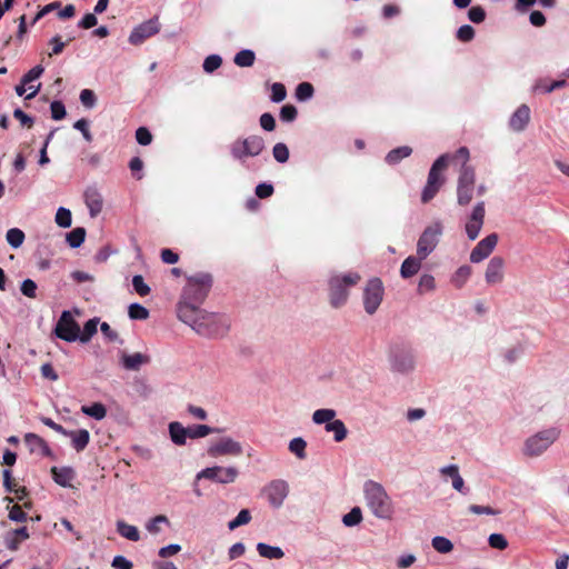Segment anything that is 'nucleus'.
Here are the masks:
<instances>
[{
	"label": "nucleus",
	"mask_w": 569,
	"mask_h": 569,
	"mask_svg": "<svg viewBox=\"0 0 569 569\" xmlns=\"http://www.w3.org/2000/svg\"><path fill=\"white\" fill-rule=\"evenodd\" d=\"M179 320L190 326L198 335L208 338H219L228 333L231 320L224 313L208 312L204 309L184 307Z\"/></svg>",
	"instance_id": "1"
},
{
	"label": "nucleus",
	"mask_w": 569,
	"mask_h": 569,
	"mask_svg": "<svg viewBox=\"0 0 569 569\" xmlns=\"http://www.w3.org/2000/svg\"><path fill=\"white\" fill-rule=\"evenodd\" d=\"M363 497L366 506L375 518L385 521L393 519L396 513L395 503L380 482L367 480L363 483Z\"/></svg>",
	"instance_id": "2"
},
{
	"label": "nucleus",
	"mask_w": 569,
	"mask_h": 569,
	"mask_svg": "<svg viewBox=\"0 0 569 569\" xmlns=\"http://www.w3.org/2000/svg\"><path fill=\"white\" fill-rule=\"evenodd\" d=\"M211 286L212 277L209 273H198L189 277L178 303V317H181V310L184 307L200 309L199 307L208 297Z\"/></svg>",
	"instance_id": "3"
},
{
	"label": "nucleus",
	"mask_w": 569,
	"mask_h": 569,
	"mask_svg": "<svg viewBox=\"0 0 569 569\" xmlns=\"http://www.w3.org/2000/svg\"><path fill=\"white\" fill-rule=\"evenodd\" d=\"M358 272L336 273L329 278V301L333 308H341L349 298V289L360 281Z\"/></svg>",
	"instance_id": "4"
},
{
	"label": "nucleus",
	"mask_w": 569,
	"mask_h": 569,
	"mask_svg": "<svg viewBox=\"0 0 569 569\" xmlns=\"http://www.w3.org/2000/svg\"><path fill=\"white\" fill-rule=\"evenodd\" d=\"M560 435L561 429L555 426L531 435L523 443V455L530 458L540 457L559 439Z\"/></svg>",
	"instance_id": "5"
},
{
	"label": "nucleus",
	"mask_w": 569,
	"mask_h": 569,
	"mask_svg": "<svg viewBox=\"0 0 569 569\" xmlns=\"http://www.w3.org/2000/svg\"><path fill=\"white\" fill-rule=\"evenodd\" d=\"M390 369L400 375H408L415 370L416 360L413 351L405 345H393L390 347L388 356Z\"/></svg>",
	"instance_id": "6"
},
{
	"label": "nucleus",
	"mask_w": 569,
	"mask_h": 569,
	"mask_svg": "<svg viewBox=\"0 0 569 569\" xmlns=\"http://www.w3.org/2000/svg\"><path fill=\"white\" fill-rule=\"evenodd\" d=\"M264 149V140L260 136H249L243 139H237L230 146V153L233 159L244 162L249 157L259 156Z\"/></svg>",
	"instance_id": "7"
},
{
	"label": "nucleus",
	"mask_w": 569,
	"mask_h": 569,
	"mask_svg": "<svg viewBox=\"0 0 569 569\" xmlns=\"http://www.w3.org/2000/svg\"><path fill=\"white\" fill-rule=\"evenodd\" d=\"M449 158V154H442L431 166L427 184L425 186L421 194V201L423 203H427L433 199L440 187L443 184L445 179L441 177V171L447 168Z\"/></svg>",
	"instance_id": "8"
},
{
	"label": "nucleus",
	"mask_w": 569,
	"mask_h": 569,
	"mask_svg": "<svg viewBox=\"0 0 569 569\" xmlns=\"http://www.w3.org/2000/svg\"><path fill=\"white\" fill-rule=\"evenodd\" d=\"M443 232V226L440 220L431 222L425 228L417 242V254L420 258H427L437 248Z\"/></svg>",
	"instance_id": "9"
},
{
	"label": "nucleus",
	"mask_w": 569,
	"mask_h": 569,
	"mask_svg": "<svg viewBox=\"0 0 569 569\" xmlns=\"http://www.w3.org/2000/svg\"><path fill=\"white\" fill-rule=\"evenodd\" d=\"M476 172L471 166H461L457 182V202L467 206L473 198Z\"/></svg>",
	"instance_id": "10"
},
{
	"label": "nucleus",
	"mask_w": 569,
	"mask_h": 569,
	"mask_svg": "<svg viewBox=\"0 0 569 569\" xmlns=\"http://www.w3.org/2000/svg\"><path fill=\"white\" fill-rule=\"evenodd\" d=\"M238 476L239 470L233 466H213L199 471L196 480L208 479L219 485H230L237 480Z\"/></svg>",
	"instance_id": "11"
},
{
	"label": "nucleus",
	"mask_w": 569,
	"mask_h": 569,
	"mask_svg": "<svg viewBox=\"0 0 569 569\" xmlns=\"http://www.w3.org/2000/svg\"><path fill=\"white\" fill-rule=\"evenodd\" d=\"M383 284L379 278L370 279L363 289V308L368 315H373L383 299Z\"/></svg>",
	"instance_id": "12"
},
{
	"label": "nucleus",
	"mask_w": 569,
	"mask_h": 569,
	"mask_svg": "<svg viewBox=\"0 0 569 569\" xmlns=\"http://www.w3.org/2000/svg\"><path fill=\"white\" fill-rule=\"evenodd\" d=\"M262 493L272 508L279 509L289 495V485L283 479H274L263 487Z\"/></svg>",
	"instance_id": "13"
},
{
	"label": "nucleus",
	"mask_w": 569,
	"mask_h": 569,
	"mask_svg": "<svg viewBox=\"0 0 569 569\" xmlns=\"http://www.w3.org/2000/svg\"><path fill=\"white\" fill-rule=\"evenodd\" d=\"M79 331V325L73 319L71 312L68 310L62 311L54 328L56 336L64 341L73 342L78 340Z\"/></svg>",
	"instance_id": "14"
},
{
	"label": "nucleus",
	"mask_w": 569,
	"mask_h": 569,
	"mask_svg": "<svg viewBox=\"0 0 569 569\" xmlns=\"http://www.w3.org/2000/svg\"><path fill=\"white\" fill-rule=\"evenodd\" d=\"M210 457L217 458L220 456H233L238 457L242 455L243 449L240 442L236 441L231 437H222L219 440L212 442L207 450Z\"/></svg>",
	"instance_id": "15"
},
{
	"label": "nucleus",
	"mask_w": 569,
	"mask_h": 569,
	"mask_svg": "<svg viewBox=\"0 0 569 569\" xmlns=\"http://www.w3.org/2000/svg\"><path fill=\"white\" fill-rule=\"evenodd\" d=\"M485 216H486V207L483 201H479L475 204V207L471 210V213L469 214L466 224L465 230L466 234L469 240L473 241L478 238L482 226L485 223Z\"/></svg>",
	"instance_id": "16"
},
{
	"label": "nucleus",
	"mask_w": 569,
	"mask_h": 569,
	"mask_svg": "<svg viewBox=\"0 0 569 569\" xmlns=\"http://www.w3.org/2000/svg\"><path fill=\"white\" fill-rule=\"evenodd\" d=\"M160 30L158 18H151L137 26L129 36V42L133 46L141 44L146 39L157 34Z\"/></svg>",
	"instance_id": "17"
},
{
	"label": "nucleus",
	"mask_w": 569,
	"mask_h": 569,
	"mask_svg": "<svg viewBox=\"0 0 569 569\" xmlns=\"http://www.w3.org/2000/svg\"><path fill=\"white\" fill-rule=\"evenodd\" d=\"M498 243V234L490 233L482 240H480L477 246L470 252V261L472 263H479L487 259L491 252L495 250Z\"/></svg>",
	"instance_id": "18"
},
{
	"label": "nucleus",
	"mask_w": 569,
	"mask_h": 569,
	"mask_svg": "<svg viewBox=\"0 0 569 569\" xmlns=\"http://www.w3.org/2000/svg\"><path fill=\"white\" fill-rule=\"evenodd\" d=\"M506 261L502 257H492L486 268L485 279L489 286L500 284L505 279Z\"/></svg>",
	"instance_id": "19"
},
{
	"label": "nucleus",
	"mask_w": 569,
	"mask_h": 569,
	"mask_svg": "<svg viewBox=\"0 0 569 569\" xmlns=\"http://www.w3.org/2000/svg\"><path fill=\"white\" fill-rule=\"evenodd\" d=\"M439 472L445 478H450L452 488L457 490L461 495H467L469 492L468 488L465 485V480L459 472V467L457 465H448L441 467Z\"/></svg>",
	"instance_id": "20"
},
{
	"label": "nucleus",
	"mask_w": 569,
	"mask_h": 569,
	"mask_svg": "<svg viewBox=\"0 0 569 569\" xmlns=\"http://www.w3.org/2000/svg\"><path fill=\"white\" fill-rule=\"evenodd\" d=\"M84 202L91 217L98 216L103 207L102 194L94 186H90L84 191Z\"/></svg>",
	"instance_id": "21"
},
{
	"label": "nucleus",
	"mask_w": 569,
	"mask_h": 569,
	"mask_svg": "<svg viewBox=\"0 0 569 569\" xmlns=\"http://www.w3.org/2000/svg\"><path fill=\"white\" fill-rule=\"evenodd\" d=\"M530 121V108L527 104H521L511 114L509 119V128L515 132H521L526 129Z\"/></svg>",
	"instance_id": "22"
},
{
	"label": "nucleus",
	"mask_w": 569,
	"mask_h": 569,
	"mask_svg": "<svg viewBox=\"0 0 569 569\" xmlns=\"http://www.w3.org/2000/svg\"><path fill=\"white\" fill-rule=\"evenodd\" d=\"M24 442L28 446L31 453H37L42 457L51 456V449L47 442L36 433H27L24 436Z\"/></svg>",
	"instance_id": "23"
},
{
	"label": "nucleus",
	"mask_w": 569,
	"mask_h": 569,
	"mask_svg": "<svg viewBox=\"0 0 569 569\" xmlns=\"http://www.w3.org/2000/svg\"><path fill=\"white\" fill-rule=\"evenodd\" d=\"M169 436L176 446H184L189 438V429L178 421H172L168 426Z\"/></svg>",
	"instance_id": "24"
},
{
	"label": "nucleus",
	"mask_w": 569,
	"mask_h": 569,
	"mask_svg": "<svg viewBox=\"0 0 569 569\" xmlns=\"http://www.w3.org/2000/svg\"><path fill=\"white\" fill-rule=\"evenodd\" d=\"M425 259L426 258H420L418 254L406 258L400 268L401 277L408 279L417 274Z\"/></svg>",
	"instance_id": "25"
},
{
	"label": "nucleus",
	"mask_w": 569,
	"mask_h": 569,
	"mask_svg": "<svg viewBox=\"0 0 569 569\" xmlns=\"http://www.w3.org/2000/svg\"><path fill=\"white\" fill-rule=\"evenodd\" d=\"M150 357L140 352L122 355L121 363L127 370H139L141 366L149 363Z\"/></svg>",
	"instance_id": "26"
},
{
	"label": "nucleus",
	"mask_w": 569,
	"mask_h": 569,
	"mask_svg": "<svg viewBox=\"0 0 569 569\" xmlns=\"http://www.w3.org/2000/svg\"><path fill=\"white\" fill-rule=\"evenodd\" d=\"M51 475L53 480L61 487H71V482L74 478V471L70 467H52Z\"/></svg>",
	"instance_id": "27"
},
{
	"label": "nucleus",
	"mask_w": 569,
	"mask_h": 569,
	"mask_svg": "<svg viewBox=\"0 0 569 569\" xmlns=\"http://www.w3.org/2000/svg\"><path fill=\"white\" fill-rule=\"evenodd\" d=\"M72 447L78 451H82L89 443L90 433L86 429L70 431L69 436Z\"/></svg>",
	"instance_id": "28"
},
{
	"label": "nucleus",
	"mask_w": 569,
	"mask_h": 569,
	"mask_svg": "<svg viewBox=\"0 0 569 569\" xmlns=\"http://www.w3.org/2000/svg\"><path fill=\"white\" fill-rule=\"evenodd\" d=\"M327 432L333 433L336 442H341L347 438L348 430L345 422L340 419H335L331 423L325 426Z\"/></svg>",
	"instance_id": "29"
},
{
	"label": "nucleus",
	"mask_w": 569,
	"mask_h": 569,
	"mask_svg": "<svg viewBox=\"0 0 569 569\" xmlns=\"http://www.w3.org/2000/svg\"><path fill=\"white\" fill-rule=\"evenodd\" d=\"M336 416H337V412L335 409H330V408L317 409L312 413V422L315 425H319V426H321V425L327 426L335 420Z\"/></svg>",
	"instance_id": "30"
},
{
	"label": "nucleus",
	"mask_w": 569,
	"mask_h": 569,
	"mask_svg": "<svg viewBox=\"0 0 569 569\" xmlns=\"http://www.w3.org/2000/svg\"><path fill=\"white\" fill-rule=\"evenodd\" d=\"M257 551L259 556L267 559H281L284 556V552L280 547L270 546L264 542H259L257 545Z\"/></svg>",
	"instance_id": "31"
},
{
	"label": "nucleus",
	"mask_w": 569,
	"mask_h": 569,
	"mask_svg": "<svg viewBox=\"0 0 569 569\" xmlns=\"http://www.w3.org/2000/svg\"><path fill=\"white\" fill-rule=\"evenodd\" d=\"M117 531L120 536L123 538L130 540V541H139L140 540V533L136 526L129 525L122 520H119L117 522Z\"/></svg>",
	"instance_id": "32"
},
{
	"label": "nucleus",
	"mask_w": 569,
	"mask_h": 569,
	"mask_svg": "<svg viewBox=\"0 0 569 569\" xmlns=\"http://www.w3.org/2000/svg\"><path fill=\"white\" fill-rule=\"evenodd\" d=\"M471 273H472V269L469 266H467V264L461 266L452 274L451 283L456 288L460 289V288H462L466 284V282L470 278Z\"/></svg>",
	"instance_id": "33"
},
{
	"label": "nucleus",
	"mask_w": 569,
	"mask_h": 569,
	"mask_svg": "<svg viewBox=\"0 0 569 569\" xmlns=\"http://www.w3.org/2000/svg\"><path fill=\"white\" fill-rule=\"evenodd\" d=\"M98 325H99L98 318H92V319L88 320L84 323L82 331L81 332L79 331L78 340L82 343L89 342L90 339L97 333Z\"/></svg>",
	"instance_id": "34"
},
{
	"label": "nucleus",
	"mask_w": 569,
	"mask_h": 569,
	"mask_svg": "<svg viewBox=\"0 0 569 569\" xmlns=\"http://www.w3.org/2000/svg\"><path fill=\"white\" fill-rule=\"evenodd\" d=\"M412 152V149L408 146L398 147L392 149L386 156V162L389 164H397L400 160L409 157Z\"/></svg>",
	"instance_id": "35"
},
{
	"label": "nucleus",
	"mask_w": 569,
	"mask_h": 569,
	"mask_svg": "<svg viewBox=\"0 0 569 569\" xmlns=\"http://www.w3.org/2000/svg\"><path fill=\"white\" fill-rule=\"evenodd\" d=\"M81 412L96 420H102L107 416V409L101 402H94L90 406H82Z\"/></svg>",
	"instance_id": "36"
},
{
	"label": "nucleus",
	"mask_w": 569,
	"mask_h": 569,
	"mask_svg": "<svg viewBox=\"0 0 569 569\" xmlns=\"http://www.w3.org/2000/svg\"><path fill=\"white\" fill-rule=\"evenodd\" d=\"M188 429H189V438H191V439L204 438L208 435L222 431L219 428L209 427L207 425H194L192 427H188Z\"/></svg>",
	"instance_id": "37"
},
{
	"label": "nucleus",
	"mask_w": 569,
	"mask_h": 569,
	"mask_svg": "<svg viewBox=\"0 0 569 569\" xmlns=\"http://www.w3.org/2000/svg\"><path fill=\"white\" fill-rule=\"evenodd\" d=\"M288 448H289V451L291 453H293L298 459H300V460L306 459L307 442L303 438L297 437V438L291 439Z\"/></svg>",
	"instance_id": "38"
},
{
	"label": "nucleus",
	"mask_w": 569,
	"mask_h": 569,
	"mask_svg": "<svg viewBox=\"0 0 569 569\" xmlns=\"http://www.w3.org/2000/svg\"><path fill=\"white\" fill-rule=\"evenodd\" d=\"M256 54L252 50H240L233 58V62L238 67H251L254 63Z\"/></svg>",
	"instance_id": "39"
},
{
	"label": "nucleus",
	"mask_w": 569,
	"mask_h": 569,
	"mask_svg": "<svg viewBox=\"0 0 569 569\" xmlns=\"http://www.w3.org/2000/svg\"><path fill=\"white\" fill-rule=\"evenodd\" d=\"M86 239V229L78 227L67 233V242L71 248H79Z\"/></svg>",
	"instance_id": "40"
},
{
	"label": "nucleus",
	"mask_w": 569,
	"mask_h": 569,
	"mask_svg": "<svg viewBox=\"0 0 569 569\" xmlns=\"http://www.w3.org/2000/svg\"><path fill=\"white\" fill-rule=\"evenodd\" d=\"M432 548L439 553H449L453 550V543L443 536H436L431 540Z\"/></svg>",
	"instance_id": "41"
},
{
	"label": "nucleus",
	"mask_w": 569,
	"mask_h": 569,
	"mask_svg": "<svg viewBox=\"0 0 569 569\" xmlns=\"http://www.w3.org/2000/svg\"><path fill=\"white\" fill-rule=\"evenodd\" d=\"M362 510L360 507H353L348 513L342 517V523L346 527L358 526L362 521Z\"/></svg>",
	"instance_id": "42"
},
{
	"label": "nucleus",
	"mask_w": 569,
	"mask_h": 569,
	"mask_svg": "<svg viewBox=\"0 0 569 569\" xmlns=\"http://www.w3.org/2000/svg\"><path fill=\"white\" fill-rule=\"evenodd\" d=\"M6 239L12 248L17 249L23 243L24 233L18 228H11L7 231Z\"/></svg>",
	"instance_id": "43"
},
{
	"label": "nucleus",
	"mask_w": 569,
	"mask_h": 569,
	"mask_svg": "<svg viewBox=\"0 0 569 569\" xmlns=\"http://www.w3.org/2000/svg\"><path fill=\"white\" fill-rule=\"evenodd\" d=\"M54 221L61 228H69L72 223L71 211L64 207L58 208Z\"/></svg>",
	"instance_id": "44"
},
{
	"label": "nucleus",
	"mask_w": 569,
	"mask_h": 569,
	"mask_svg": "<svg viewBox=\"0 0 569 569\" xmlns=\"http://www.w3.org/2000/svg\"><path fill=\"white\" fill-rule=\"evenodd\" d=\"M169 523V519L163 516V515H159V516H156L153 517L152 519H150L147 523H146V529L151 533V535H158L161 532V525H168Z\"/></svg>",
	"instance_id": "45"
},
{
	"label": "nucleus",
	"mask_w": 569,
	"mask_h": 569,
	"mask_svg": "<svg viewBox=\"0 0 569 569\" xmlns=\"http://www.w3.org/2000/svg\"><path fill=\"white\" fill-rule=\"evenodd\" d=\"M436 289V280H435V277L429 274V273H425L420 277L419 279V283H418V292L420 295H423L426 292H430V291H433Z\"/></svg>",
	"instance_id": "46"
},
{
	"label": "nucleus",
	"mask_w": 569,
	"mask_h": 569,
	"mask_svg": "<svg viewBox=\"0 0 569 569\" xmlns=\"http://www.w3.org/2000/svg\"><path fill=\"white\" fill-rule=\"evenodd\" d=\"M251 521V513L248 509H242L238 516L228 522L229 530H234L238 527L244 526Z\"/></svg>",
	"instance_id": "47"
},
{
	"label": "nucleus",
	"mask_w": 569,
	"mask_h": 569,
	"mask_svg": "<svg viewBox=\"0 0 569 569\" xmlns=\"http://www.w3.org/2000/svg\"><path fill=\"white\" fill-rule=\"evenodd\" d=\"M129 317L134 320H144L149 317V311L140 303H131L128 309Z\"/></svg>",
	"instance_id": "48"
},
{
	"label": "nucleus",
	"mask_w": 569,
	"mask_h": 569,
	"mask_svg": "<svg viewBox=\"0 0 569 569\" xmlns=\"http://www.w3.org/2000/svg\"><path fill=\"white\" fill-rule=\"evenodd\" d=\"M313 96V87L309 82H301L296 89V97L300 101L309 100Z\"/></svg>",
	"instance_id": "49"
},
{
	"label": "nucleus",
	"mask_w": 569,
	"mask_h": 569,
	"mask_svg": "<svg viewBox=\"0 0 569 569\" xmlns=\"http://www.w3.org/2000/svg\"><path fill=\"white\" fill-rule=\"evenodd\" d=\"M272 156L278 162L284 163L289 159V149L284 143L278 142L273 146Z\"/></svg>",
	"instance_id": "50"
},
{
	"label": "nucleus",
	"mask_w": 569,
	"mask_h": 569,
	"mask_svg": "<svg viewBox=\"0 0 569 569\" xmlns=\"http://www.w3.org/2000/svg\"><path fill=\"white\" fill-rule=\"evenodd\" d=\"M221 63L222 59L220 56L211 54L204 59L202 67L207 73H211L216 71L218 68H220Z\"/></svg>",
	"instance_id": "51"
},
{
	"label": "nucleus",
	"mask_w": 569,
	"mask_h": 569,
	"mask_svg": "<svg viewBox=\"0 0 569 569\" xmlns=\"http://www.w3.org/2000/svg\"><path fill=\"white\" fill-rule=\"evenodd\" d=\"M8 518L14 522H24L28 520L27 512L19 505H13L9 508Z\"/></svg>",
	"instance_id": "52"
},
{
	"label": "nucleus",
	"mask_w": 569,
	"mask_h": 569,
	"mask_svg": "<svg viewBox=\"0 0 569 569\" xmlns=\"http://www.w3.org/2000/svg\"><path fill=\"white\" fill-rule=\"evenodd\" d=\"M132 286L134 291L141 297L150 293V287L144 282L142 276L140 274L133 276Z\"/></svg>",
	"instance_id": "53"
},
{
	"label": "nucleus",
	"mask_w": 569,
	"mask_h": 569,
	"mask_svg": "<svg viewBox=\"0 0 569 569\" xmlns=\"http://www.w3.org/2000/svg\"><path fill=\"white\" fill-rule=\"evenodd\" d=\"M287 91L282 83L276 82L271 86V100L273 102H281L286 99Z\"/></svg>",
	"instance_id": "54"
},
{
	"label": "nucleus",
	"mask_w": 569,
	"mask_h": 569,
	"mask_svg": "<svg viewBox=\"0 0 569 569\" xmlns=\"http://www.w3.org/2000/svg\"><path fill=\"white\" fill-rule=\"evenodd\" d=\"M80 101L86 108L91 109L96 106L97 98L92 90L83 89L80 92Z\"/></svg>",
	"instance_id": "55"
},
{
	"label": "nucleus",
	"mask_w": 569,
	"mask_h": 569,
	"mask_svg": "<svg viewBox=\"0 0 569 569\" xmlns=\"http://www.w3.org/2000/svg\"><path fill=\"white\" fill-rule=\"evenodd\" d=\"M73 128L82 133L86 141H92V134L89 130V121L87 119L82 118L77 120L73 124Z\"/></svg>",
	"instance_id": "56"
},
{
	"label": "nucleus",
	"mask_w": 569,
	"mask_h": 569,
	"mask_svg": "<svg viewBox=\"0 0 569 569\" xmlns=\"http://www.w3.org/2000/svg\"><path fill=\"white\" fill-rule=\"evenodd\" d=\"M51 118L53 120H61L66 117V107L61 101H52L50 104Z\"/></svg>",
	"instance_id": "57"
},
{
	"label": "nucleus",
	"mask_w": 569,
	"mask_h": 569,
	"mask_svg": "<svg viewBox=\"0 0 569 569\" xmlns=\"http://www.w3.org/2000/svg\"><path fill=\"white\" fill-rule=\"evenodd\" d=\"M488 541H489L490 547H492L495 549H499V550H503L508 546L507 539L501 533H491L489 536Z\"/></svg>",
	"instance_id": "58"
},
{
	"label": "nucleus",
	"mask_w": 569,
	"mask_h": 569,
	"mask_svg": "<svg viewBox=\"0 0 569 569\" xmlns=\"http://www.w3.org/2000/svg\"><path fill=\"white\" fill-rule=\"evenodd\" d=\"M44 69L42 66L38 64L30 69L23 77L22 82L23 84H30L34 80L39 79L41 74L43 73Z\"/></svg>",
	"instance_id": "59"
},
{
	"label": "nucleus",
	"mask_w": 569,
	"mask_h": 569,
	"mask_svg": "<svg viewBox=\"0 0 569 569\" xmlns=\"http://www.w3.org/2000/svg\"><path fill=\"white\" fill-rule=\"evenodd\" d=\"M475 37V29L469 24H463L457 30V38L462 42H469Z\"/></svg>",
	"instance_id": "60"
},
{
	"label": "nucleus",
	"mask_w": 569,
	"mask_h": 569,
	"mask_svg": "<svg viewBox=\"0 0 569 569\" xmlns=\"http://www.w3.org/2000/svg\"><path fill=\"white\" fill-rule=\"evenodd\" d=\"M468 18L473 22V23H481L485 19H486V12L483 10L482 7L480 6H475V7H471L468 11Z\"/></svg>",
	"instance_id": "61"
},
{
	"label": "nucleus",
	"mask_w": 569,
	"mask_h": 569,
	"mask_svg": "<svg viewBox=\"0 0 569 569\" xmlns=\"http://www.w3.org/2000/svg\"><path fill=\"white\" fill-rule=\"evenodd\" d=\"M136 139L139 144L148 146L152 141V134L146 127H140L136 131Z\"/></svg>",
	"instance_id": "62"
},
{
	"label": "nucleus",
	"mask_w": 569,
	"mask_h": 569,
	"mask_svg": "<svg viewBox=\"0 0 569 569\" xmlns=\"http://www.w3.org/2000/svg\"><path fill=\"white\" fill-rule=\"evenodd\" d=\"M20 290L26 297L36 298L37 283L31 279H26L22 281Z\"/></svg>",
	"instance_id": "63"
},
{
	"label": "nucleus",
	"mask_w": 569,
	"mask_h": 569,
	"mask_svg": "<svg viewBox=\"0 0 569 569\" xmlns=\"http://www.w3.org/2000/svg\"><path fill=\"white\" fill-rule=\"evenodd\" d=\"M297 117V109L292 104H286L280 110V119L282 121L291 122Z\"/></svg>",
	"instance_id": "64"
}]
</instances>
